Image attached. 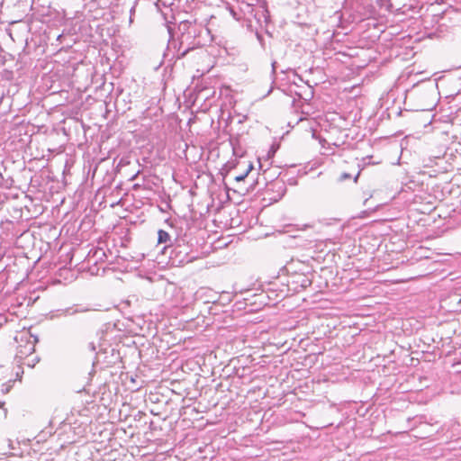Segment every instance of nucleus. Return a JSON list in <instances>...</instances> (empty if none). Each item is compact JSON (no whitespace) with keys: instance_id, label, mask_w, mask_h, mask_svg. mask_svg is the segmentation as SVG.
<instances>
[{"instance_id":"f257e3e1","label":"nucleus","mask_w":461,"mask_h":461,"mask_svg":"<svg viewBox=\"0 0 461 461\" xmlns=\"http://www.w3.org/2000/svg\"><path fill=\"white\" fill-rule=\"evenodd\" d=\"M181 36L179 37V47L177 50V59L184 58L189 51L204 45L202 41V33L209 32L201 26L194 25L190 23H184L180 25Z\"/></svg>"},{"instance_id":"f03ea898","label":"nucleus","mask_w":461,"mask_h":461,"mask_svg":"<svg viewBox=\"0 0 461 461\" xmlns=\"http://www.w3.org/2000/svg\"><path fill=\"white\" fill-rule=\"evenodd\" d=\"M21 342L24 343L18 345L15 355L18 363L22 362L24 358L31 357L35 351V345L38 342V339L37 337L25 334L21 336Z\"/></svg>"},{"instance_id":"7ed1b4c3","label":"nucleus","mask_w":461,"mask_h":461,"mask_svg":"<svg viewBox=\"0 0 461 461\" xmlns=\"http://www.w3.org/2000/svg\"><path fill=\"white\" fill-rule=\"evenodd\" d=\"M287 285L294 292H299L310 286L312 280L303 273H293L288 276Z\"/></svg>"},{"instance_id":"20e7f679","label":"nucleus","mask_w":461,"mask_h":461,"mask_svg":"<svg viewBox=\"0 0 461 461\" xmlns=\"http://www.w3.org/2000/svg\"><path fill=\"white\" fill-rule=\"evenodd\" d=\"M170 259L172 260V264L178 266L184 265L193 260V258H189L187 247L185 245L182 246L180 244H177L171 249Z\"/></svg>"},{"instance_id":"39448f33","label":"nucleus","mask_w":461,"mask_h":461,"mask_svg":"<svg viewBox=\"0 0 461 461\" xmlns=\"http://www.w3.org/2000/svg\"><path fill=\"white\" fill-rule=\"evenodd\" d=\"M170 235L164 230H159L158 232V242L167 243L170 241Z\"/></svg>"},{"instance_id":"423d86ee","label":"nucleus","mask_w":461,"mask_h":461,"mask_svg":"<svg viewBox=\"0 0 461 461\" xmlns=\"http://www.w3.org/2000/svg\"><path fill=\"white\" fill-rule=\"evenodd\" d=\"M38 357L34 356L32 359L30 357L24 358L20 362L22 365H25L29 367H33L39 362Z\"/></svg>"},{"instance_id":"0eeeda50","label":"nucleus","mask_w":461,"mask_h":461,"mask_svg":"<svg viewBox=\"0 0 461 461\" xmlns=\"http://www.w3.org/2000/svg\"><path fill=\"white\" fill-rule=\"evenodd\" d=\"M253 169V165L251 163H249L247 170L245 171V173L241 174V175H239L237 176H235V180L237 182H240V181H243L247 176L249 175V173Z\"/></svg>"},{"instance_id":"6e6552de","label":"nucleus","mask_w":461,"mask_h":461,"mask_svg":"<svg viewBox=\"0 0 461 461\" xmlns=\"http://www.w3.org/2000/svg\"><path fill=\"white\" fill-rule=\"evenodd\" d=\"M350 178H351V175H350V174H348V173L344 172V173H342V174L339 176V182H343V181H346V180L350 179Z\"/></svg>"},{"instance_id":"1a4fd4ad","label":"nucleus","mask_w":461,"mask_h":461,"mask_svg":"<svg viewBox=\"0 0 461 461\" xmlns=\"http://www.w3.org/2000/svg\"><path fill=\"white\" fill-rule=\"evenodd\" d=\"M86 311H87V309H83V308H82V309H78V308H77V309L73 310V311L70 312V310H69V309H67V310H66V313H67V314H75V313H77V312H86Z\"/></svg>"},{"instance_id":"9d476101","label":"nucleus","mask_w":461,"mask_h":461,"mask_svg":"<svg viewBox=\"0 0 461 461\" xmlns=\"http://www.w3.org/2000/svg\"><path fill=\"white\" fill-rule=\"evenodd\" d=\"M276 61H274V62L272 63V73H273V74H275V73H276Z\"/></svg>"},{"instance_id":"9b49d317","label":"nucleus","mask_w":461,"mask_h":461,"mask_svg":"<svg viewBox=\"0 0 461 461\" xmlns=\"http://www.w3.org/2000/svg\"><path fill=\"white\" fill-rule=\"evenodd\" d=\"M360 171H361V169H359V170H358V172L357 173V175L355 176V177H354V182H357V179H358V177H359V175H360Z\"/></svg>"},{"instance_id":"f8f14e48","label":"nucleus","mask_w":461,"mask_h":461,"mask_svg":"<svg viewBox=\"0 0 461 461\" xmlns=\"http://www.w3.org/2000/svg\"><path fill=\"white\" fill-rule=\"evenodd\" d=\"M140 174V171H138L132 177H131V180L135 179L137 177V176Z\"/></svg>"},{"instance_id":"ddd939ff","label":"nucleus","mask_w":461,"mask_h":461,"mask_svg":"<svg viewBox=\"0 0 461 461\" xmlns=\"http://www.w3.org/2000/svg\"><path fill=\"white\" fill-rule=\"evenodd\" d=\"M280 188H283L284 192L286 190L285 185L282 183Z\"/></svg>"},{"instance_id":"4468645a","label":"nucleus","mask_w":461,"mask_h":461,"mask_svg":"<svg viewBox=\"0 0 461 461\" xmlns=\"http://www.w3.org/2000/svg\"><path fill=\"white\" fill-rule=\"evenodd\" d=\"M5 403L4 402H0V407H2Z\"/></svg>"}]
</instances>
